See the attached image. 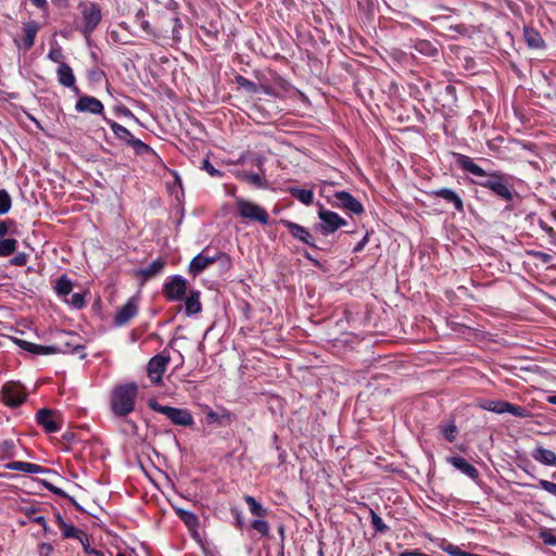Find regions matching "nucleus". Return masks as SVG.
Masks as SVG:
<instances>
[{
  "instance_id": "nucleus-1",
  "label": "nucleus",
  "mask_w": 556,
  "mask_h": 556,
  "mask_svg": "<svg viewBox=\"0 0 556 556\" xmlns=\"http://www.w3.org/2000/svg\"><path fill=\"white\" fill-rule=\"evenodd\" d=\"M457 165L475 176L483 178L477 184L483 188L491 190L494 194L502 198L505 201H513L514 190L513 186L508 182V176L503 175L498 172L486 173L482 167L476 164L471 157L465 154H456Z\"/></svg>"
},
{
  "instance_id": "nucleus-2",
  "label": "nucleus",
  "mask_w": 556,
  "mask_h": 556,
  "mask_svg": "<svg viewBox=\"0 0 556 556\" xmlns=\"http://www.w3.org/2000/svg\"><path fill=\"white\" fill-rule=\"evenodd\" d=\"M138 396L135 382L116 386L111 393V409L117 417H125L134 412Z\"/></svg>"
},
{
  "instance_id": "nucleus-3",
  "label": "nucleus",
  "mask_w": 556,
  "mask_h": 556,
  "mask_svg": "<svg viewBox=\"0 0 556 556\" xmlns=\"http://www.w3.org/2000/svg\"><path fill=\"white\" fill-rule=\"evenodd\" d=\"M149 407L156 413L165 415L174 425L184 427L193 425V417L186 408L162 405L155 400L149 401Z\"/></svg>"
},
{
  "instance_id": "nucleus-4",
  "label": "nucleus",
  "mask_w": 556,
  "mask_h": 556,
  "mask_svg": "<svg viewBox=\"0 0 556 556\" xmlns=\"http://www.w3.org/2000/svg\"><path fill=\"white\" fill-rule=\"evenodd\" d=\"M236 207L238 214L243 219L258 222L262 225H266L268 223L269 216L266 210L251 201L244 200L242 198H237Z\"/></svg>"
},
{
  "instance_id": "nucleus-5",
  "label": "nucleus",
  "mask_w": 556,
  "mask_h": 556,
  "mask_svg": "<svg viewBox=\"0 0 556 556\" xmlns=\"http://www.w3.org/2000/svg\"><path fill=\"white\" fill-rule=\"evenodd\" d=\"M483 409L495 413L505 414L508 413L515 417L527 418L530 413L527 408L518 405H514L509 402L502 400H486L480 405Z\"/></svg>"
},
{
  "instance_id": "nucleus-6",
  "label": "nucleus",
  "mask_w": 556,
  "mask_h": 556,
  "mask_svg": "<svg viewBox=\"0 0 556 556\" xmlns=\"http://www.w3.org/2000/svg\"><path fill=\"white\" fill-rule=\"evenodd\" d=\"M80 11L83 16L81 33L85 37H89L100 24L102 13L99 5L96 3L80 5Z\"/></svg>"
},
{
  "instance_id": "nucleus-7",
  "label": "nucleus",
  "mask_w": 556,
  "mask_h": 556,
  "mask_svg": "<svg viewBox=\"0 0 556 556\" xmlns=\"http://www.w3.org/2000/svg\"><path fill=\"white\" fill-rule=\"evenodd\" d=\"M332 205L356 215L364 212L363 204L348 191L334 192Z\"/></svg>"
},
{
  "instance_id": "nucleus-8",
  "label": "nucleus",
  "mask_w": 556,
  "mask_h": 556,
  "mask_svg": "<svg viewBox=\"0 0 556 556\" xmlns=\"http://www.w3.org/2000/svg\"><path fill=\"white\" fill-rule=\"evenodd\" d=\"M1 396L5 405L10 407L20 406L26 399L22 386L13 381L3 384Z\"/></svg>"
},
{
  "instance_id": "nucleus-9",
  "label": "nucleus",
  "mask_w": 556,
  "mask_h": 556,
  "mask_svg": "<svg viewBox=\"0 0 556 556\" xmlns=\"http://www.w3.org/2000/svg\"><path fill=\"white\" fill-rule=\"evenodd\" d=\"M318 217L320 219L321 233L325 236L330 235L340 227L346 225L345 219L339 216V214L325 208L319 210Z\"/></svg>"
},
{
  "instance_id": "nucleus-10",
  "label": "nucleus",
  "mask_w": 556,
  "mask_h": 556,
  "mask_svg": "<svg viewBox=\"0 0 556 556\" xmlns=\"http://www.w3.org/2000/svg\"><path fill=\"white\" fill-rule=\"evenodd\" d=\"M169 355H166L164 352H162L149 361L147 371L153 384L161 382L162 376L166 369L167 364L169 363Z\"/></svg>"
},
{
  "instance_id": "nucleus-11",
  "label": "nucleus",
  "mask_w": 556,
  "mask_h": 556,
  "mask_svg": "<svg viewBox=\"0 0 556 556\" xmlns=\"http://www.w3.org/2000/svg\"><path fill=\"white\" fill-rule=\"evenodd\" d=\"M164 295L169 301H180L187 291V281L180 276H174L164 283Z\"/></svg>"
},
{
  "instance_id": "nucleus-12",
  "label": "nucleus",
  "mask_w": 556,
  "mask_h": 556,
  "mask_svg": "<svg viewBox=\"0 0 556 556\" xmlns=\"http://www.w3.org/2000/svg\"><path fill=\"white\" fill-rule=\"evenodd\" d=\"M56 77L61 86L71 89L75 94H79V89L76 85V77L72 67L67 63L60 62L56 68Z\"/></svg>"
},
{
  "instance_id": "nucleus-13",
  "label": "nucleus",
  "mask_w": 556,
  "mask_h": 556,
  "mask_svg": "<svg viewBox=\"0 0 556 556\" xmlns=\"http://www.w3.org/2000/svg\"><path fill=\"white\" fill-rule=\"evenodd\" d=\"M75 110L79 113L102 114L104 106L97 98L83 96L77 100Z\"/></svg>"
},
{
  "instance_id": "nucleus-14",
  "label": "nucleus",
  "mask_w": 556,
  "mask_h": 556,
  "mask_svg": "<svg viewBox=\"0 0 556 556\" xmlns=\"http://www.w3.org/2000/svg\"><path fill=\"white\" fill-rule=\"evenodd\" d=\"M138 313V304L135 298H130L115 314L114 324L124 326Z\"/></svg>"
},
{
  "instance_id": "nucleus-15",
  "label": "nucleus",
  "mask_w": 556,
  "mask_h": 556,
  "mask_svg": "<svg viewBox=\"0 0 556 556\" xmlns=\"http://www.w3.org/2000/svg\"><path fill=\"white\" fill-rule=\"evenodd\" d=\"M430 195L432 198H441L445 202L451 203L454 206V208L459 213L464 212V202H463L462 198L459 197L458 193H456L452 189L441 188V189L432 190L430 192Z\"/></svg>"
},
{
  "instance_id": "nucleus-16",
  "label": "nucleus",
  "mask_w": 556,
  "mask_h": 556,
  "mask_svg": "<svg viewBox=\"0 0 556 556\" xmlns=\"http://www.w3.org/2000/svg\"><path fill=\"white\" fill-rule=\"evenodd\" d=\"M14 342L16 345H18L21 349L36 354V355H51L56 353L58 349L52 345H40L36 344L23 339H14Z\"/></svg>"
},
{
  "instance_id": "nucleus-17",
  "label": "nucleus",
  "mask_w": 556,
  "mask_h": 556,
  "mask_svg": "<svg viewBox=\"0 0 556 556\" xmlns=\"http://www.w3.org/2000/svg\"><path fill=\"white\" fill-rule=\"evenodd\" d=\"M447 462L470 479L476 481L479 478L478 469L473 465L469 464L464 457L452 456L447 458Z\"/></svg>"
},
{
  "instance_id": "nucleus-18",
  "label": "nucleus",
  "mask_w": 556,
  "mask_h": 556,
  "mask_svg": "<svg viewBox=\"0 0 556 556\" xmlns=\"http://www.w3.org/2000/svg\"><path fill=\"white\" fill-rule=\"evenodd\" d=\"M23 29L24 38L22 39L20 48L24 51H28L35 43V38L40 29V25L36 21H28L24 23Z\"/></svg>"
},
{
  "instance_id": "nucleus-19",
  "label": "nucleus",
  "mask_w": 556,
  "mask_h": 556,
  "mask_svg": "<svg viewBox=\"0 0 556 556\" xmlns=\"http://www.w3.org/2000/svg\"><path fill=\"white\" fill-rule=\"evenodd\" d=\"M55 519L64 539H76L79 542L81 540L86 541L87 534L83 530L77 529L75 526L66 523L60 514L56 515Z\"/></svg>"
},
{
  "instance_id": "nucleus-20",
  "label": "nucleus",
  "mask_w": 556,
  "mask_h": 556,
  "mask_svg": "<svg viewBox=\"0 0 556 556\" xmlns=\"http://www.w3.org/2000/svg\"><path fill=\"white\" fill-rule=\"evenodd\" d=\"M283 224L293 238H295L311 247L314 245L313 237L306 228H304L303 226L295 224L293 222H289V220L283 222Z\"/></svg>"
},
{
  "instance_id": "nucleus-21",
  "label": "nucleus",
  "mask_w": 556,
  "mask_h": 556,
  "mask_svg": "<svg viewBox=\"0 0 556 556\" xmlns=\"http://www.w3.org/2000/svg\"><path fill=\"white\" fill-rule=\"evenodd\" d=\"M215 260V256H208L205 254V252H201L191 260L189 264V273L193 276H197L202 273L208 265L214 263Z\"/></svg>"
},
{
  "instance_id": "nucleus-22",
  "label": "nucleus",
  "mask_w": 556,
  "mask_h": 556,
  "mask_svg": "<svg viewBox=\"0 0 556 556\" xmlns=\"http://www.w3.org/2000/svg\"><path fill=\"white\" fill-rule=\"evenodd\" d=\"M5 468L9 470H16L26 473H45L50 471L49 469L37 464L26 462H11L5 464Z\"/></svg>"
},
{
  "instance_id": "nucleus-23",
  "label": "nucleus",
  "mask_w": 556,
  "mask_h": 556,
  "mask_svg": "<svg viewBox=\"0 0 556 556\" xmlns=\"http://www.w3.org/2000/svg\"><path fill=\"white\" fill-rule=\"evenodd\" d=\"M532 458L545 466H556V453L552 450L545 448L543 446H536L532 453Z\"/></svg>"
},
{
  "instance_id": "nucleus-24",
  "label": "nucleus",
  "mask_w": 556,
  "mask_h": 556,
  "mask_svg": "<svg viewBox=\"0 0 556 556\" xmlns=\"http://www.w3.org/2000/svg\"><path fill=\"white\" fill-rule=\"evenodd\" d=\"M37 422L41 425L48 433L59 431L60 427L53 419V413L50 409L43 408L37 413Z\"/></svg>"
},
{
  "instance_id": "nucleus-25",
  "label": "nucleus",
  "mask_w": 556,
  "mask_h": 556,
  "mask_svg": "<svg viewBox=\"0 0 556 556\" xmlns=\"http://www.w3.org/2000/svg\"><path fill=\"white\" fill-rule=\"evenodd\" d=\"M165 262L163 258H156L146 267H141L137 270V275L142 277L144 280H149L156 275L161 274L164 269Z\"/></svg>"
},
{
  "instance_id": "nucleus-26",
  "label": "nucleus",
  "mask_w": 556,
  "mask_h": 556,
  "mask_svg": "<svg viewBox=\"0 0 556 556\" xmlns=\"http://www.w3.org/2000/svg\"><path fill=\"white\" fill-rule=\"evenodd\" d=\"M54 290L60 298L65 300L72 293L73 282L66 275H62L55 281Z\"/></svg>"
},
{
  "instance_id": "nucleus-27",
  "label": "nucleus",
  "mask_w": 556,
  "mask_h": 556,
  "mask_svg": "<svg viewBox=\"0 0 556 556\" xmlns=\"http://www.w3.org/2000/svg\"><path fill=\"white\" fill-rule=\"evenodd\" d=\"M201 303H200V293L191 292L190 295L185 301V311L188 316L198 314L201 312Z\"/></svg>"
},
{
  "instance_id": "nucleus-28",
  "label": "nucleus",
  "mask_w": 556,
  "mask_h": 556,
  "mask_svg": "<svg viewBox=\"0 0 556 556\" xmlns=\"http://www.w3.org/2000/svg\"><path fill=\"white\" fill-rule=\"evenodd\" d=\"M523 34H525V39L530 48L541 49L545 46L544 40L542 39L541 35L535 29L525 27Z\"/></svg>"
},
{
  "instance_id": "nucleus-29",
  "label": "nucleus",
  "mask_w": 556,
  "mask_h": 556,
  "mask_svg": "<svg viewBox=\"0 0 556 556\" xmlns=\"http://www.w3.org/2000/svg\"><path fill=\"white\" fill-rule=\"evenodd\" d=\"M108 124L110 125V128L118 139L125 141L127 144H130L135 136L126 127L119 125L114 121H108Z\"/></svg>"
},
{
  "instance_id": "nucleus-30",
  "label": "nucleus",
  "mask_w": 556,
  "mask_h": 556,
  "mask_svg": "<svg viewBox=\"0 0 556 556\" xmlns=\"http://www.w3.org/2000/svg\"><path fill=\"white\" fill-rule=\"evenodd\" d=\"M237 177L244 181H248L249 184H251L257 188H264L266 186L264 176L258 173H250L247 170H241V172H238Z\"/></svg>"
},
{
  "instance_id": "nucleus-31",
  "label": "nucleus",
  "mask_w": 556,
  "mask_h": 556,
  "mask_svg": "<svg viewBox=\"0 0 556 556\" xmlns=\"http://www.w3.org/2000/svg\"><path fill=\"white\" fill-rule=\"evenodd\" d=\"M290 194L305 205H311L314 201V193L309 189H301L298 187H291L289 189Z\"/></svg>"
},
{
  "instance_id": "nucleus-32",
  "label": "nucleus",
  "mask_w": 556,
  "mask_h": 556,
  "mask_svg": "<svg viewBox=\"0 0 556 556\" xmlns=\"http://www.w3.org/2000/svg\"><path fill=\"white\" fill-rule=\"evenodd\" d=\"M245 503L249 505L250 513L256 517H264L267 514V509L258 503L253 496L245 495Z\"/></svg>"
},
{
  "instance_id": "nucleus-33",
  "label": "nucleus",
  "mask_w": 556,
  "mask_h": 556,
  "mask_svg": "<svg viewBox=\"0 0 556 556\" xmlns=\"http://www.w3.org/2000/svg\"><path fill=\"white\" fill-rule=\"evenodd\" d=\"M177 515L189 529H197L199 527V518L192 511L178 508Z\"/></svg>"
},
{
  "instance_id": "nucleus-34",
  "label": "nucleus",
  "mask_w": 556,
  "mask_h": 556,
  "mask_svg": "<svg viewBox=\"0 0 556 556\" xmlns=\"http://www.w3.org/2000/svg\"><path fill=\"white\" fill-rule=\"evenodd\" d=\"M440 548L447 553L450 556H478L476 554H471L468 552H464L459 549L458 546L447 542L446 540H442L439 544Z\"/></svg>"
},
{
  "instance_id": "nucleus-35",
  "label": "nucleus",
  "mask_w": 556,
  "mask_h": 556,
  "mask_svg": "<svg viewBox=\"0 0 556 556\" xmlns=\"http://www.w3.org/2000/svg\"><path fill=\"white\" fill-rule=\"evenodd\" d=\"M415 49L419 53L427 56H434L438 54V48L428 40H419L415 43Z\"/></svg>"
},
{
  "instance_id": "nucleus-36",
  "label": "nucleus",
  "mask_w": 556,
  "mask_h": 556,
  "mask_svg": "<svg viewBox=\"0 0 556 556\" xmlns=\"http://www.w3.org/2000/svg\"><path fill=\"white\" fill-rule=\"evenodd\" d=\"M17 247V240L13 238L0 240V256L5 257L13 254Z\"/></svg>"
},
{
  "instance_id": "nucleus-37",
  "label": "nucleus",
  "mask_w": 556,
  "mask_h": 556,
  "mask_svg": "<svg viewBox=\"0 0 556 556\" xmlns=\"http://www.w3.org/2000/svg\"><path fill=\"white\" fill-rule=\"evenodd\" d=\"M129 146L134 149V151L138 155H146V154L156 155L155 152L140 139L134 138V140L130 142Z\"/></svg>"
},
{
  "instance_id": "nucleus-38",
  "label": "nucleus",
  "mask_w": 556,
  "mask_h": 556,
  "mask_svg": "<svg viewBox=\"0 0 556 556\" xmlns=\"http://www.w3.org/2000/svg\"><path fill=\"white\" fill-rule=\"evenodd\" d=\"M12 206V199L9 192L4 189H0V215L7 214Z\"/></svg>"
},
{
  "instance_id": "nucleus-39",
  "label": "nucleus",
  "mask_w": 556,
  "mask_h": 556,
  "mask_svg": "<svg viewBox=\"0 0 556 556\" xmlns=\"http://www.w3.org/2000/svg\"><path fill=\"white\" fill-rule=\"evenodd\" d=\"M370 521L377 532L386 533L389 530V527L383 522L382 518L374 510H370Z\"/></svg>"
},
{
  "instance_id": "nucleus-40",
  "label": "nucleus",
  "mask_w": 556,
  "mask_h": 556,
  "mask_svg": "<svg viewBox=\"0 0 556 556\" xmlns=\"http://www.w3.org/2000/svg\"><path fill=\"white\" fill-rule=\"evenodd\" d=\"M236 81L240 87H242L243 89H245L247 91L252 92V93H257L261 89V87L258 85H256L255 83L249 80L248 78H245L243 76H237Z\"/></svg>"
},
{
  "instance_id": "nucleus-41",
  "label": "nucleus",
  "mask_w": 556,
  "mask_h": 556,
  "mask_svg": "<svg viewBox=\"0 0 556 556\" xmlns=\"http://www.w3.org/2000/svg\"><path fill=\"white\" fill-rule=\"evenodd\" d=\"M539 538L547 546H556V535L553 534L551 529H541Z\"/></svg>"
},
{
  "instance_id": "nucleus-42",
  "label": "nucleus",
  "mask_w": 556,
  "mask_h": 556,
  "mask_svg": "<svg viewBox=\"0 0 556 556\" xmlns=\"http://www.w3.org/2000/svg\"><path fill=\"white\" fill-rule=\"evenodd\" d=\"M48 59L52 62H56L60 64L63 59L62 48L59 46L58 42H53L50 47V50L48 52Z\"/></svg>"
},
{
  "instance_id": "nucleus-43",
  "label": "nucleus",
  "mask_w": 556,
  "mask_h": 556,
  "mask_svg": "<svg viewBox=\"0 0 556 556\" xmlns=\"http://www.w3.org/2000/svg\"><path fill=\"white\" fill-rule=\"evenodd\" d=\"M251 527L263 536H266L269 533V525L265 520L255 519L252 521Z\"/></svg>"
},
{
  "instance_id": "nucleus-44",
  "label": "nucleus",
  "mask_w": 556,
  "mask_h": 556,
  "mask_svg": "<svg viewBox=\"0 0 556 556\" xmlns=\"http://www.w3.org/2000/svg\"><path fill=\"white\" fill-rule=\"evenodd\" d=\"M136 20L142 30H144L147 34L152 35L154 37L156 36V34L151 28L150 23L144 18V14L142 11H139L137 13Z\"/></svg>"
},
{
  "instance_id": "nucleus-45",
  "label": "nucleus",
  "mask_w": 556,
  "mask_h": 556,
  "mask_svg": "<svg viewBox=\"0 0 556 556\" xmlns=\"http://www.w3.org/2000/svg\"><path fill=\"white\" fill-rule=\"evenodd\" d=\"M201 168L203 170H205L211 177H222L223 176V173L219 169L215 168L208 160L203 161Z\"/></svg>"
},
{
  "instance_id": "nucleus-46",
  "label": "nucleus",
  "mask_w": 556,
  "mask_h": 556,
  "mask_svg": "<svg viewBox=\"0 0 556 556\" xmlns=\"http://www.w3.org/2000/svg\"><path fill=\"white\" fill-rule=\"evenodd\" d=\"M441 431L448 442H454L456 433V426L454 424L443 426Z\"/></svg>"
},
{
  "instance_id": "nucleus-47",
  "label": "nucleus",
  "mask_w": 556,
  "mask_h": 556,
  "mask_svg": "<svg viewBox=\"0 0 556 556\" xmlns=\"http://www.w3.org/2000/svg\"><path fill=\"white\" fill-rule=\"evenodd\" d=\"M80 543H81L84 552L86 554L92 555V556H104V554L101 551H98L90 546L89 539L87 535H86V541L81 540Z\"/></svg>"
},
{
  "instance_id": "nucleus-48",
  "label": "nucleus",
  "mask_w": 556,
  "mask_h": 556,
  "mask_svg": "<svg viewBox=\"0 0 556 556\" xmlns=\"http://www.w3.org/2000/svg\"><path fill=\"white\" fill-rule=\"evenodd\" d=\"M539 485L542 490L556 496V483L548 481V480L540 479Z\"/></svg>"
},
{
  "instance_id": "nucleus-49",
  "label": "nucleus",
  "mask_w": 556,
  "mask_h": 556,
  "mask_svg": "<svg viewBox=\"0 0 556 556\" xmlns=\"http://www.w3.org/2000/svg\"><path fill=\"white\" fill-rule=\"evenodd\" d=\"M64 301L75 308H80L84 305V296L80 293H73L71 300L65 299Z\"/></svg>"
},
{
  "instance_id": "nucleus-50",
  "label": "nucleus",
  "mask_w": 556,
  "mask_h": 556,
  "mask_svg": "<svg viewBox=\"0 0 556 556\" xmlns=\"http://www.w3.org/2000/svg\"><path fill=\"white\" fill-rule=\"evenodd\" d=\"M28 261V255L24 252L16 254L12 260L11 264L14 266H24Z\"/></svg>"
},
{
  "instance_id": "nucleus-51",
  "label": "nucleus",
  "mask_w": 556,
  "mask_h": 556,
  "mask_svg": "<svg viewBox=\"0 0 556 556\" xmlns=\"http://www.w3.org/2000/svg\"><path fill=\"white\" fill-rule=\"evenodd\" d=\"M531 255L543 264H547L552 261V255L541 251H532Z\"/></svg>"
},
{
  "instance_id": "nucleus-52",
  "label": "nucleus",
  "mask_w": 556,
  "mask_h": 556,
  "mask_svg": "<svg viewBox=\"0 0 556 556\" xmlns=\"http://www.w3.org/2000/svg\"><path fill=\"white\" fill-rule=\"evenodd\" d=\"M170 21L173 23V29H172L173 39L179 40V29L182 27L181 21L178 17H173Z\"/></svg>"
},
{
  "instance_id": "nucleus-53",
  "label": "nucleus",
  "mask_w": 556,
  "mask_h": 556,
  "mask_svg": "<svg viewBox=\"0 0 556 556\" xmlns=\"http://www.w3.org/2000/svg\"><path fill=\"white\" fill-rule=\"evenodd\" d=\"M42 485L48 489L49 491H51L52 493L56 494V495H60V496H65V493L64 491H62L60 488H56L54 486L53 484H51L50 482L46 481V480H42L41 481Z\"/></svg>"
},
{
  "instance_id": "nucleus-54",
  "label": "nucleus",
  "mask_w": 556,
  "mask_h": 556,
  "mask_svg": "<svg viewBox=\"0 0 556 556\" xmlns=\"http://www.w3.org/2000/svg\"><path fill=\"white\" fill-rule=\"evenodd\" d=\"M30 2L38 9L43 12H48V1L47 0H30Z\"/></svg>"
},
{
  "instance_id": "nucleus-55",
  "label": "nucleus",
  "mask_w": 556,
  "mask_h": 556,
  "mask_svg": "<svg viewBox=\"0 0 556 556\" xmlns=\"http://www.w3.org/2000/svg\"><path fill=\"white\" fill-rule=\"evenodd\" d=\"M33 521L43 528L45 531L49 530V527L47 525L46 518L43 516H36L34 517Z\"/></svg>"
},
{
  "instance_id": "nucleus-56",
  "label": "nucleus",
  "mask_w": 556,
  "mask_h": 556,
  "mask_svg": "<svg viewBox=\"0 0 556 556\" xmlns=\"http://www.w3.org/2000/svg\"><path fill=\"white\" fill-rule=\"evenodd\" d=\"M368 242V235H366L353 249V252L355 253H358L361 252L365 245L367 244Z\"/></svg>"
},
{
  "instance_id": "nucleus-57",
  "label": "nucleus",
  "mask_w": 556,
  "mask_h": 556,
  "mask_svg": "<svg viewBox=\"0 0 556 556\" xmlns=\"http://www.w3.org/2000/svg\"><path fill=\"white\" fill-rule=\"evenodd\" d=\"M9 231L8 224L4 220L0 222V239H2Z\"/></svg>"
},
{
  "instance_id": "nucleus-58",
  "label": "nucleus",
  "mask_w": 556,
  "mask_h": 556,
  "mask_svg": "<svg viewBox=\"0 0 556 556\" xmlns=\"http://www.w3.org/2000/svg\"><path fill=\"white\" fill-rule=\"evenodd\" d=\"M14 446V443L12 441H4L2 442V444L0 445V450L2 452H8L10 451L12 447Z\"/></svg>"
},
{
  "instance_id": "nucleus-59",
  "label": "nucleus",
  "mask_w": 556,
  "mask_h": 556,
  "mask_svg": "<svg viewBox=\"0 0 556 556\" xmlns=\"http://www.w3.org/2000/svg\"><path fill=\"white\" fill-rule=\"evenodd\" d=\"M206 418H207V420H208V421H213V422H214V421H217V420H218L219 416H218V414H217L216 412H214V410H210V412L206 414Z\"/></svg>"
},
{
  "instance_id": "nucleus-60",
  "label": "nucleus",
  "mask_w": 556,
  "mask_h": 556,
  "mask_svg": "<svg viewBox=\"0 0 556 556\" xmlns=\"http://www.w3.org/2000/svg\"><path fill=\"white\" fill-rule=\"evenodd\" d=\"M400 556H424V554L420 553L419 551H409L400 554Z\"/></svg>"
},
{
  "instance_id": "nucleus-61",
  "label": "nucleus",
  "mask_w": 556,
  "mask_h": 556,
  "mask_svg": "<svg viewBox=\"0 0 556 556\" xmlns=\"http://www.w3.org/2000/svg\"><path fill=\"white\" fill-rule=\"evenodd\" d=\"M52 2L58 7H66L68 0H52Z\"/></svg>"
},
{
  "instance_id": "nucleus-62",
  "label": "nucleus",
  "mask_w": 556,
  "mask_h": 556,
  "mask_svg": "<svg viewBox=\"0 0 556 556\" xmlns=\"http://www.w3.org/2000/svg\"><path fill=\"white\" fill-rule=\"evenodd\" d=\"M122 113L125 115V116H128V117H132L135 118V115L131 113V111L127 108H123L122 109Z\"/></svg>"
},
{
  "instance_id": "nucleus-63",
  "label": "nucleus",
  "mask_w": 556,
  "mask_h": 556,
  "mask_svg": "<svg viewBox=\"0 0 556 556\" xmlns=\"http://www.w3.org/2000/svg\"><path fill=\"white\" fill-rule=\"evenodd\" d=\"M549 403L552 404H555L556 405V395H551L548 396V400H547Z\"/></svg>"
},
{
  "instance_id": "nucleus-64",
  "label": "nucleus",
  "mask_w": 556,
  "mask_h": 556,
  "mask_svg": "<svg viewBox=\"0 0 556 556\" xmlns=\"http://www.w3.org/2000/svg\"><path fill=\"white\" fill-rule=\"evenodd\" d=\"M81 349H83V346H81L80 344H76V345L74 346V349H73V352H77V351H79V350H81Z\"/></svg>"
}]
</instances>
